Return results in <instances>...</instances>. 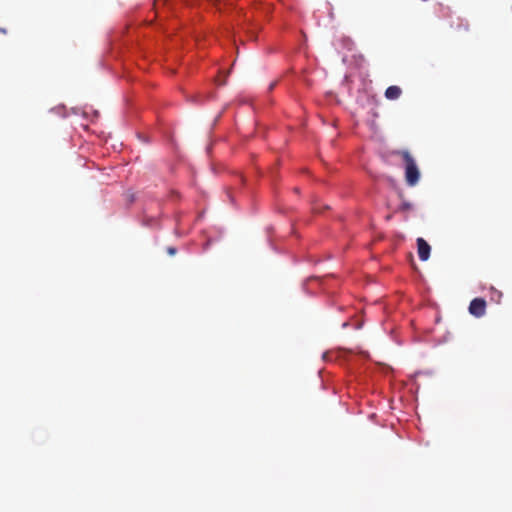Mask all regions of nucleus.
<instances>
[{"label": "nucleus", "instance_id": "nucleus-1", "mask_svg": "<svg viewBox=\"0 0 512 512\" xmlns=\"http://www.w3.org/2000/svg\"><path fill=\"white\" fill-rule=\"evenodd\" d=\"M405 163V180L409 186H415L420 178V172L412 155L406 151H397Z\"/></svg>", "mask_w": 512, "mask_h": 512}, {"label": "nucleus", "instance_id": "nucleus-2", "mask_svg": "<svg viewBox=\"0 0 512 512\" xmlns=\"http://www.w3.org/2000/svg\"><path fill=\"white\" fill-rule=\"evenodd\" d=\"M469 312L475 317H482L486 312V301L483 298H474L470 302Z\"/></svg>", "mask_w": 512, "mask_h": 512}, {"label": "nucleus", "instance_id": "nucleus-3", "mask_svg": "<svg viewBox=\"0 0 512 512\" xmlns=\"http://www.w3.org/2000/svg\"><path fill=\"white\" fill-rule=\"evenodd\" d=\"M417 250L419 259L421 261H426L429 259L431 247L423 238L417 239Z\"/></svg>", "mask_w": 512, "mask_h": 512}, {"label": "nucleus", "instance_id": "nucleus-4", "mask_svg": "<svg viewBox=\"0 0 512 512\" xmlns=\"http://www.w3.org/2000/svg\"><path fill=\"white\" fill-rule=\"evenodd\" d=\"M402 94V90L399 86H389L385 91V97L388 100H397Z\"/></svg>", "mask_w": 512, "mask_h": 512}, {"label": "nucleus", "instance_id": "nucleus-5", "mask_svg": "<svg viewBox=\"0 0 512 512\" xmlns=\"http://www.w3.org/2000/svg\"><path fill=\"white\" fill-rule=\"evenodd\" d=\"M413 209V204L408 202V201H403L400 206L398 207L397 211L399 212H408V211H411Z\"/></svg>", "mask_w": 512, "mask_h": 512}, {"label": "nucleus", "instance_id": "nucleus-6", "mask_svg": "<svg viewBox=\"0 0 512 512\" xmlns=\"http://www.w3.org/2000/svg\"><path fill=\"white\" fill-rule=\"evenodd\" d=\"M457 21V28H462L464 31L469 30V24L467 21H463L462 19H458Z\"/></svg>", "mask_w": 512, "mask_h": 512}, {"label": "nucleus", "instance_id": "nucleus-7", "mask_svg": "<svg viewBox=\"0 0 512 512\" xmlns=\"http://www.w3.org/2000/svg\"><path fill=\"white\" fill-rule=\"evenodd\" d=\"M167 253L170 255V256H174L176 253H177V249L175 247H168L167 248Z\"/></svg>", "mask_w": 512, "mask_h": 512}, {"label": "nucleus", "instance_id": "nucleus-8", "mask_svg": "<svg viewBox=\"0 0 512 512\" xmlns=\"http://www.w3.org/2000/svg\"><path fill=\"white\" fill-rule=\"evenodd\" d=\"M0 32L3 33V34H6V29L5 28H0Z\"/></svg>", "mask_w": 512, "mask_h": 512}]
</instances>
